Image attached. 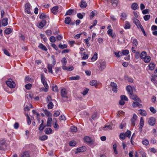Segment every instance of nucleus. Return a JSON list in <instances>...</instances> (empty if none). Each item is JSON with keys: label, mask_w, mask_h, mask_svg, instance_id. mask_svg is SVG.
Segmentation results:
<instances>
[{"label": "nucleus", "mask_w": 157, "mask_h": 157, "mask_svg": "<svg viewBox=\"0 0 157 157\" xmlns=\"http://www.w3.org/2000/svg\"><path fill=\"white\" fill-rule=\"evenodd\" d=\"M51 58H52V64H48L47 68L48 70V71L49 72L52 74L53 72L52 71V68L54 67L56 63V61L55 59V56L53 55L51 56Z\"/></svg>", "instance_id": "1"}, {"label": "nucleus", "mask_w": 157, "mask_h": 157, "mask_svg": "<svg viewBox=\"0 0 157 157\" xmlns=\"http://www.w3.org/2000/svg\"><path fill=\"white\" fill-rule=\"evenodd\" d=\"M41 80L42 83L43 84L44 86L45 87V88H41L40 89V90H42L44 92H46L48 90L49 87L46 82V81L45 80V77L43 75H41Z\"/></svg>", "instance_id": "2"}, {"label": "nucleus", "mask_w": 157, "mask_h": 157, "mask_svg": "<svg viewBox=\"0 0 157 157\" xmlns=\"http://www.w3.org/2000/svg\"><path fill=\"white\" fill-rule=\"evenodd\" d=\"M109 123L105 125L104 127H101V129L103 130H110L112 129L113 124L112 123H110L109 124Z\"/></svg>", "instance_id": "3"}, {"label": "nucleus", "mask_w": 157, "mask_h": 157, "mask_svg": "<svg viewBox=\"0 0 157 157\" xmlns=\"http://www.w3.org/2000/svg\"><path fill=\"white\" fill-rule=\"evenodd\" d=\"M7 86L10 88H13L15 87V83L11 79H9L6 82Z\"/></svg>", "instance_id": "4"}, {"label": "nucleus", "mask_w": 157, "mask_h": 157, "mask_svg": "<svg viewBox=\"0 0 157 157\" xmlns=\"http://www.w3.org/2000/svg\"><path fill=\"white\" fill-rule=\"evenodd\" d=\"M106 62L102 60L100 62V65L99 67V69L100 71H102L106 67Z\"/></svg>", "instance_id": "5"}, {"label": "nucleus", "mask_w": 157, "mask_h": 157, "mask_svg": "<svg viewBox=\"0 0 157 157\" xmlns=\"http://www.w3.org/2000/svg\"><path fill=\"white\" fill-rule=\"evenodd\" d=\"M110 86L112 87V90L114 93H117V84L113 82H112L110 83Z\"/></svg>", "instance_id": "6"}, {"label": "nucleus", "mask_w": 157, "mask_h": 157, "mask_svg": "<svg viewBox=\"0 0 157 157\" xmlns=\"http://www.w3.org/2000/svg\"><path fill=\"white\" fill-rule=\"evenodd\" d=\"M85 142L87 144H92L93 142V140L89 136H85L84 138Z\"/></svg>", "instance_id": "7"}, {"label": "nucleus", "mask_w": 157, "mask_h": 157, "mask_svg": "<svg viewBox=\"0 0 157 157\" xmlns=\"http://www.w3.org/2000/svg\"><path fill=\"white\" fill-rule=\"evenodd\" d=\"M6 147V140L4 139H3L0 141V150H3Z\"/></svg>", "instance_id": "8"}, {"label": "nucleus", "mask_w": 157, "mask_h": 157, "mask_svg": "<svg viewBox=\"0 0 157 157\" xmlns=\"http://www.w3.org/2000/svg\"><path fill=\"white\" fill-rule=\"evenodd\" d=\"M61 95L63 98H65L66 99L67 98V93L66 89H63L61 90Z\"/></svg>", "instance_id": "9"}, {"label": "nucleus", "mask_w": 157, "mask_h": 157, "mask_svg": "<svg viewBox=\"0 0 157 157\" xmlns=\"http://www.w3.org/2000/svg\"><path fill=\"white\" fill-rule=\"evenodd\" d=\"M130 98L133 99L135 101H138L139 102H141L140 99L136 95H130Z\"/></svg>", "instance_id": "10"}, {"label": "nucleus", "mask_w": 157, "mask_h": 157, "mask_svg": "<svg viewBox=\"0 0 157 157\" xmlns=\"http://www.w3.org/2000/svg\"><path fill=\"white\" fill-rule=\"evenodd\" d=\"M155 119L154 117H151L148 121L149 124L151 126H153L155 124Z\"/></svg>", "instance_id": "11"}, {"label": "nucleus", "mask_w": 157, "mask_h": 157, "mask_svg": "<svg viewBox=\"0 0 157 157\" xmlns=\"http://www.w3.org/2000/svg\"><path fill=\"white\" fill-rule=\"evenodd\" d=\"M137 116L136 115V114H134L133 115L132 118L131 120V121L132 122V125L133 126H135V122L137 120Z\"/></svg>", "instance_id": "12"}, {"label": "nucleus", "mask_w": 157, "mask_h": 157, "mask_svg": "<svg viewBox=\"0 0 157 157\" xmlns=\"http://www.w3.org/2000/svg\"><path fill=\"white\" fill-rule=\"evenodd\" d=\"M126 90L128 92L130 95H132L133 92L132 87L130 86H128L126 87Z\"/></svg>", "instance_id": "13"}, {"label": "nucleus", "mask_w": 157, "mask_h": 157, "mask_svg": "<svg viewBox=\"0 0 157 157\" xmlns=\"http://www.w3.org/2000/svg\"><path fill=\"white\" fill-rule=\"evenodd\" d=\"M29 154L28 151H25L21 153L19 157H29Z\"/></svg>", "instance_id": "14"}, {"label": "nucleus", "mask_w": 157, "mask_h": 157, "mask_svg": "<svg viewBox=\"0 0 157 157\" xmlns=\"http://www.w3.org/2000/svg\"><path fill=\"white\" fill-rule=\"evenodd\" d=\"M58 7L57 6H55L54 7H53L51 9V11L54 14H56L58 11Z\"/></svg>", "instance_id": "15"}, {"label": "nucleus", "mask_w": 157, "mask_h": 157, "mask_svg": "<svg viewBox=\"0 0 157 157\" xmlns=\"http://www.w3.org/2000/svg\"><path fill=\"white\" fill-rule=\"evenodd\" d=\"M87 6L86 1L83 0H82L81 2L80 6L82 8H85Z\"/></svg>", "instance_id": "16"}, {"label": "nucleus", "mask_w": 157, "mask_h": 157, "mask_svg": "<svg viewBox=\"0 0 157 157\" xmlns=\"http://www.w3.org/2000/svg\"><path fill=\"white\" fill-rule=\"evenodd\" d=\"M139 113L141 115L146 116L147 115V113L145 110L140 109L138 110Z\"/></svg>", "instance_id": "17"}, {"label": "nucleus", "mask_w": 157, "mask_h": 157, "mask_svg": "<svg viewBox=\"0 0 157 157\" xmlns=\"http://www.w3.org/2000/svg\"><path fill=\"white\" fill-rule=\"evenodd\" d=\"M8 19L7 18H4L2 20V25L3 26H6L8 24Z\"/></svg>", "instance_id": "18"}, {"label": "nucleus", "mask_w": 157, "mask_h": 157, "mask_svg": "<svg viewBox=\"0 0 157 157\" xmlns=\"http://www.w3.org/2000/svg\"><path fill=\"white\" fill-rule=\"evenodd\" d=\"M46 22L45 20H43L39 24V27L42 28L44 27L46 24Z\"/></svg>", "instance_id": "19"}, {"label": "nucleus", "mask_w": 157, "mask_h": 157, "mask_svg": "<svg viewBox=\"0 0 157 157\" xmlns=\"http://www.w3.org/2000/svg\"><path fill=\"white\" fill-rule=\"evenodd\" d=\"M77 150L78 152H82L86 150V148L85 146H82L77 148Z\"/></svg>", "instance_id": "20"}, {"label": "nucleus", "mask_w": 157, "mask_h": 157, "mask_svg": "<svg viewBox=\"0 0 157 157\" xmlns=\"http://www.w3.org/2000/svg\"><path fill=\"white\" fill-rule=\"evenodd\" d=\"M109 2L112 4L113 6H116L118 3V1L117 0H109Z\"/></svg>", "instance_id": "21"}, {"label": "nucleus", "mask_w": 157, "mask_h": 157, "mask_svg": "<svg viewBox=\"0 0 157 157\" xmlns=\"http://www.w3.org/2000/svg\"><path fill=\"white\" fill-rule=\"evenodd\" d=\"M38 47L40 49L43 50L47 51V49L46 47L42 44H39Z\"/></svg>", "instance_id": "22"}, {"label": "nucleus", "mask_w": 157, "mask_h": 157, "mask_svg": "<svg viewBox=\"0 0 157 157\" xmlns=\"http://www.w3.org/2000/svg\"><path fill=\"white\" fill-rule=\"evenodd\" d=\"M52 131L50 128H47L44 130V132L46 134H50L52 132Z\"/></svg>", "instance_id": "23"}, {"label": "nucleus", "mask_w": 157, "mask_h": 157, "mask_svg": "<svg viewBox=\"0 0 157 157\" xmlns=\"http://www.w3.org/2000/svg\"><path fill=\"white\" fill-rule=\"evenodd\" d=\"M121 19L123 21H125L126 19L127 16L125 13H123L121 15Z\"/></svg>", "instance_id": "24"}, {"label": "nucleus", "mask_w": 157, "mask_h": 157, "mask_svg": "<svg viewBox=\"0 0 157 157\" xmlns=\"http://www.w3.org/2000/svg\"><path fill=\"white\" fill-rule=\"evenodd\" d=\"M124 28L125 29H129L130 28L131 25L130 23L128 21H126L125 22Z\"/></svg>", "instance_id": "25"}, {"label": "nucleus", "mask_w": 157, "mask_h": 157, "mask_svg": "<svg viewBox=\"0 0 157 157\" xmlns=\"http://www.w3.org/2000/svg\"><path fill=\"white\" fill-rule=\"evenodd\" d=\"M113 30L112 29H109L107 31L108 34L112 38L114 37L115 36L114 34H113L112 33Z\"/></svg>", "instance_id": "26"}, {"label": "nucleus", "mask_w": 157, "mask_h": 157, "mask_svg": "<svg viewBox=\"0 0 157 157\" xmlns=\"http://www.w3.org/2000/svg\"><path fill=\"white\" fill-rule=\"evenodd\" d=\"M144 125V121L142 117H141L140 121V128L142 129Z\"/></svg>", "instance_id": "27"}, {"label": "nucleus", "mask_w": 157, "mask_h": 157, "mask_svg": "<svg viewBox=\"0 0 157 157\" xmlns=\"http://www.w3.org/2000/svg\"><path fill=\"white\" fill-rule=\"evenodd\" d=\"M144 61L146 63L149 62L151 60V58L150 56H146L144 59Z\"/></svg>", "instance_id": "28"}, {"label": "nucleus", "mask_w": 157, "mask_h": 157, "mask_svg": "<svg viewBox=\"0 0 157 157\" xmlns=\"http://www.w3.org/2000/svg\"><path fill=\"white\" fill-rule=\"evenodd\" d=\"M52 120V118H48L47 121V125L46 126L51 127Z\"/></svg>", "instance_id": "29"}, {"label": "nucleus", "mask_w": 157, "mask_h": 157, "mask_svg": "<svg viewBox=\"0 0 157 157\" xmlns=\"http://www.w3.org/2000/svg\"><path fill=\"white\" fill-rule=\"evenodd\" d=\"M147 56V53L145 51L142 52L140 55V57L141 59H144Z\"/></svg>", "instance_id": "30"}, {"label": "nucleus", "mask_w": 157, "mask_h": 157, "mask_svg": "<svg viewBox=\"0 0 157 157\" xmlns=\"http://www.w3.org/2000/svg\"><path fill=\"white\" fill-rule=\"evenodd\" d=\"M71 19L69 17H67L65 18L64 22L66 24H69L70 23Z\"/></svg>", "instance_id": "31"}, {"label": "nucleus", "mask_w": 157, "mask_h": 157, "mask_svg": "<svg viewBox=\"0 0 157 157\" xmlns=\"http://www.w3.org/2000/svg\"><path fill=\"white\" fill-rule=\"evenodd\" d=\"M71 131L72 132H76L77 131V128L75 126H71L70 128Z\"/></svg>", "instance_id": "32"}, {"label": "nucleus", "mask_w": 157, "mask_h": 157, "mask_svg": "<svg viewBox=\"0 0 157 157\" xmlns=\"http://www.w3.org/2000/svg\"><path fill=\"white\" fill-rule=\"evenodd\" d=\"M47 138L48 136L45 135H43L42 136H40L39 137V139L41 141L45 140H47Z\"/></svg>", "instance_id": "33"}, {"label": "nucleus", "mask_w": 157, "mask_h": 157, "mask_svg": "<svg viewBox=\"0 0 157 157\" xmlns=\"http://www.w3.org/2000/svg\"><path fill=\"white\" fill-rule=\"evenodd\" d=\"M155 66V65L154 63H150L149 65V69L151 71L153 70L154 69Z\"/></svg>", "instance_id": "34"}, {"label": "nucleus", "mask_w": 157, "mask_h": 157, "mask_svg": "<svg viewBox=\"0 0 157 157\" xmlns=\"http://www.w3.org/2000/svg\"><path fill=\"white\" fill-rule=\"evenodd\" d=\"M79 78L80 77L78 75H77L75 77L72 76L69 78V79L71 80H77L79 79Z\"/></svg>", "instance_id": "35"}, {"label": "nucleus", "mask_w": 157, "mask_h": 157, "mask_svg": "<svg viewBox=\"0 0 157 157\" xmlns=\"http://www.w3.org/2000/svg\"><path fill=\"white\" fill-rule=\"evenodd\" d=\"M12 31V30L11 28H9L6 29L4 31V32L7 34H9L11 33Z\"/></svg>", "instance_id": "36"}, {"label": "nucleus", "mask_w": 157, "mask_h": 157, "mask_svg": "<svg viewBox=\"0 0 157 157\" xmlns=\"http://www.w3.org/2000/svg\"><path fill=\"white\" fill-rule=\"evenodd\" d=\"M138 5L136 3H133L131 6V8L134 10H135L137 9Z\"/></svg>", "instance_id": "37"}, {"label": "nucleus", "mask_w": 157, "mask_h": 157, "mask_svg": "<svg viewBox=\"0 0 157 157\" xmlns=\"http://www.w3.org/2000/svg\"><path fill=\"white\" fill-rule=\"evenodd\" d=\"M74 10L72 9H70L68 10L66 13L65 16H66L67 15H71L73 12Z\"/></svg>", "instance_id": "38"}, {"label": "nucleus", "mask_w": 157, "mask_h": 157, "mask_svg": "<svg viewBox=\"0 0 157 157\" xmlns=\"http://www.w3.org/2000/svg\"><path fill=\"white\" fill-rule=\"evenodd\" d=\"M44 113L47 116L50 117L52 116V114L46 109L44 110Z\"/></svg>", "instance_id": "39"}, {"label": "nucleus", "mask_w": 157, "mask_h": 157, "mask_svg": "<svg viewBox=\"0 0 157 157\" xmlns=\"http://www.w3.org/2000/svg\"><path fill=\"white\" fill-rule=\"evenodd\" d=\"M121 53L122 55H127L129 53V51L128 50H122Z\"/></svg>", "instance_id": "40"}, {"label": "nucleus", "mask_w": 157, "mask_h": 157, "mask_svg": "<svg viewBox=\"0 0 157 157\" xmlns=\"http://www.w3.org/2000/svg\"><path fill=\"white\" fill-rule=\"evenodd\" d=\"M90 37H88L87 39H85L84 40L85 41L88 47L90 45V44L88 42L90 40Z\"/></svg>", "instance_id": "41"}, {"label": "nucleus", "mask_w": 157, "mask_h": 157, "mask_svg": "<svg viewBox=\"0 0 157 157\" xmlns=\"http://www.w3.org/2000/svg\"><path fill=\"white\" fill-rule=\"evenodd\" d=\"M97 84V81L96 80H93L90 82V84L92 86H95Z\"/></svg>", "instance_id": "42"}, {"label": "nucleus", "mask_w": 157, "mask_h": 157, "mask_svg": "<svg viewBox=\"0 0 157 157\" xmlns=\"http://www.w3.org/2000/svg\"><path fill=\"white\" fill-rule=\"evenodd\" d=\"M97 54L95 52L93 56L91 58V60L92 61H95L97 59Z\"/></svg>", "instance_id": "43"}, {"label": "nucleus", "mask_w": 157, "mask_h": 157, "mask_svg": "<svg viewBox=\"0 0 157 157\" xmlns=\"http://www.w3.org/2000/svg\"><path fill=\"white\" fill-rule=\"evenodd\" d=\"M120 138L122 140H124L125 138V136L124 133H121L120 135Z\"/></svg>", "instance_id": "44"}, {"label": "nucleus", "mask_w": 157, "mask_h": 157, "mask_svg": "<svg viewBox=\"0 0 157 157\" xmlns=\"http://www.w3.org/2000/svg\"><path fill=\"white\" fill-rule=\"evenodd\" d=\"M61 63L62 64L63 66H65L66 64L67 63V60L65 58H63L61 60Z\"/></svg>", "instance_id": "45"}, {"label": "nucleus", "mask_w": 157, "mask_h": 157, "mask_svg": "<svg viewBox=\"0 0 157 157\" xmlns=\"http://www.w3.org/2000/svg\"><path fill=\"white\" fill-rule=\"evenodd\" d=\"M58 46L59 48L61 49L65 48H67V45L66 44H64L62 45L61 44H60Z\"/></svg>", "instance_id": "46"}, {"label": "nucleus", "mask_w": 157, "mask_h": 157, "mask_svg": "<svg viewBox=\"0 0 157 157\" xmlns=\"http://www.w3.org/2000/svg\"><path fill=\"white\" fill-rule=\"evenodd\" d=\"M138 23H139L138 25H137L136 26L139 29H140L141 31L143 30V31H144V29L141 25L140 22H138Z\"/></svg>", "instance_id": "47"}, {"label": "nucleus", "mask_w": 157, "mask_h": 157, "mask_svg": "<svg viewBox=\"0 0 157 157\" xmlns=\"http://www.w3.org/2000/svg\"><path fill=\"white\" fill-rule=\"evenodd\" d=\"M141 102H139L138 101H134L132 104L133 107L134 108L137 107L138 104L139 103Z\"/></svg>", "instance_id": "48"}, {"label": "nucleus", "mask_w": 157, "mask_h": 157, "mask_svg": "<svg viewBox=\"0 0 157 157\" xmlns=\"http://www.w3.org/2000/svg\"><path fill=\"white\" fill-rule=\"evenodd\" d=\"M53 104L52 102H49L48 105V109H51L53 108Z\"/></svg>", "instance_id": "49"}, {"label": "nucleus", "mask_w": 157, "mask_h": 157, "mask_svg": "<svg viewBox=\"0 0 157 157\" xmlns=\"http://www.w3.org/2000/svg\"><path fill=\"white\" fill-rule=\"evenodd\" d=\"M32 85L29 83L25 85V87L26 89L30 90L31 88Z\"/></svg>", "instance_id": "50"}, {"label": "nucleus", "mask_w": 157, "mask_h": 157, "mask_svg": "<svg viewBox=\"0 0 157 157\" xmlns=\"http://www.w3.org/2000/svg\"><path fill=\"white\" fill-rule=\"evenodd\" d=\"M115 54L117 57H120L122 56V54L119 51L118 52H114Z\"/></svg>", "instance_id": "51"}, {"label": "nucleus", "mask_w": 157, "mask_h": 157, "mask_svg": "<svg viewBox=\"0 0 157 157\" xmlns=\"http://www.w3.org/2000/svg\"><path fill=\"white\" fill-rule=\"evenodd\" d=\"M143 144L145 145H147L149 143L148 140L147 139L143 140L142 141Z\"/></svg>", "instance_id": "52"}, {"label": "nucleus", "mask_w": 157, "mask_h": 157, "mask_svg": "<svg viewBox=\"0 0 157 157\" xmlns=\"http://www.w3.org/2000/svg\"><path fill=\"white\" fill-rule=\"evenodd\" d=\"M56 40V38L54 36H51L50 38V41L52 43L55 42Z\"/></svg>", "instance_id": "53"}, {"label": "nucleus", "mask_w": 157, "mask_h": 157, "mask_svg": "<svg viewBox=\"0 0 157 157\" xmlns=\"http://www.w3.org/2000/svg\"><path fill=\"white\" fill-rule=\"evenodd\" d=\"M149 109L150 111L153 113H156V111L153 107H151Z\"/></svg>", "instance_id": "54"}, {"label": "nucleus", "mask_w": 157, "mask_h": 157, "mask_svg": "<svg viewBox=\"0 0 157 157\" xmlns=\"http://www.w3.org/2000/svg\"><path fill=\"white\" fill-rule=\"evenodd\" d=\"M76 144V142L74 140H72L69 143V145L71 146H74Z\"/></svg>", "instance_id": "55"}, {"label": "nucleus", "mask_w": 157, "mask_h": 157, "mask_svg": "<svg viewBox=\"0 0 157 157\" xmlns=\"http://www.w3.org/2000/svg\"><path fill=\"white\" fill-rule=\"evenodd\" d=\"M150 17L149 15H147L144 16V18L145 21H147L150 19Z\"/></svg>", "instance_id": "56"}, {"label": "nucleus", "mask_w": 157, "mask_h": 157, "mask_svg": "<svg viewBox=\"0 0 157 157\" xmlns=\"http://www.w3.org/2000/svg\"><path fill=\"white\" fill-rule=\"evenodd\" d=\"M121 99L125 101H128V99L124 95H121Z\"/></svg>", "instance_id": "57"}, {"label": "nucleus", "mask_w": 157, "mask_h": 157, "mask_svg": "<svg viewBox=\"0 0 157 157\" xmlns=\"http://www.w3.org/2000/svg\"><path fill=\"white\" fill-rule=\"evenodd\" d=\"M88 89H84L83 92L81 93H82L83 95H85L86 94H87L88 93Z\"/></svg>", "instance_id": "58"}, {"label": "nucleus", "mask_w": 157, "mask_h": 157, "mask_svg": "<svg viewBox=\"0 0 157 157\" xmlns=\"http://www.w3.org/2000/svg\"><path fill=\"white\" fill-rule=\"evenodd\" d=\"M96 13V12L95 11H92L90 13V17L92 18H93L94 17Z\"/></svg>", "instance_id": "59"}, {"label": "nucleus", "mask_w": 157, "mask_h": 157, "mask_svg": "<svg viewBox=\"0 0 157 157\" xmlns=\"http://www.w3.org/2000/svg\"><path fill=\"white\" fill-rule=\"evenodd\" d=\"M126 136L127 137H130L131 135V132L129 130H128L125 133Z\"/></svg>", "instance_id": "60"}, {"label": "nucleus", "mask_w": 157, "mask_h": 157, "mask_svg": "<svg viewBox=\"0 0 157 157\" xmlns=\"http://www.w3.org/2000/svg\"><path fill=\"white\" fill-rule=\"evenodd\" d=\"M133 44L136 47L137 46L138 44V41L136 39H134V40H133Z\"/></svg>", "instance_id": "61"}, {"label": "nucleus", "mask_w": 157, "mask_h": 157, "mask_svg": "<svg viewBox=\"0 0 157 157\" xmlns=\"http://www.w3.org/2000/svg\"><path fill=\"white\" fill-rule=\"evenodd\" d=\"M60 114V112L58 111H55L53 116L54 117H58Z\"/></svg>", "instance_id": "62"}, {"label": "nucleus", "mask_w": 157, "mask_h": 157, "mask_svg": "<svg viewBox=\"0 0 157 157\" xmlns=\"http://www.w3.org/2000/svg\"><path fill=\"white\" fill-rule=\"evenodd\" d=\"M52 90L54 92H57L58 91V87L56 85L53 86L52 87Z\"/></svg>", "instance_id": "63"}, {"label": "nucleus", "mask_w": 157, "mask_h": 157, "mask_svg": "<svg viewBox=\"0 0 157 157\" xmlns=\"http://www.w3.org/2000/svg\"><path fill=\"white\" fill-rule=\"evenodd\" d=\"M59 120L60 121L64 120L65 121L66 120V118L64 115H61L59 117Z\"/></svg>", "instance_id": "64"}]
</instances>
